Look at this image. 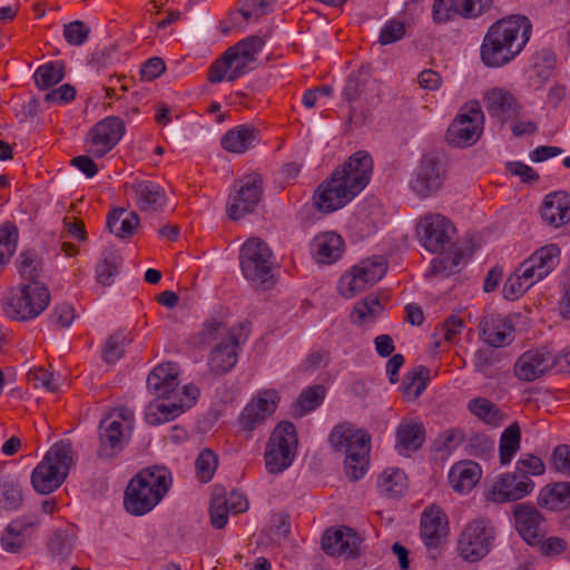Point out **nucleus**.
<instances>
[{
  "label": "nucleus",
  "mask_w": 570,
  "mask_h": 570,
  "mask_svg": "<svg viewBox=\"0 0 570 570\" xmlns=\"http://www.w3.org/2000/svg\"><path fill=\"white\" fill-rule=\"evenodd\" d=\"M63 77L65 67L60 61H50L41 65L33 75L36 86L42 90L59 83Z\"/></svg>",
  "instance_id": "obj_44"
},
{
  "label": "nucleus",
  "mask_w": 570,
  "mask_h": 570,
  "mask_svg": "<svg viewBox=\"0 0 570 570\" xmlns=\"http://www.w3.org/2000/svg\"><path fill=\"white\" fill-rule=\"evenodd\" d=\"M23 537L16 523H10L1 537V544L8 552L16 553L23 546Z\"/></svg>",
  "instance_id": "obj_61"
},
{
  "label": "nucleus",
  "mask_w": 570,
  "mask_h": 570,
  "mask_svg": "<svg viewBox=\"0 0 570 570\" xmlns=\"http://www.w3.org/2000/svg\"><path fill=\"white\" fill-rule=\"evenodd\" d=\"M322 549L328 556L354 558L358 553L361 538L348 528L326 530L321 540Z\"/></svg>",
  "instance_id": "obj_25"
},
{
  "label": "nucleus",
  "mask_w": 570,
  "mask_h": 570,
  "mask_svg": "<svg viewBox=\"0 0 570 570\" xmlns=\"http://www.w3.org/2000/svg\"><path fill=\"white\" fill-rule=\"evenodd\" d=\"M296 429L291 422H282L273 430L264 452L265 468L271 474L287 470L295 458Z\"/></svg>",
  "instance_id": "obj_7"
},
{
  "label": "nucleus",
  "mask_w": 570,
  "mask_h": 570,
  "mask_svg": "<svg viewBox=\"0 0 570 570\" xmlns=\"http://www.w3.org/2000/svg\"><path fill=\"white\" fill-rule=\"evenodd\" d=\"M483 341L492 347H502L513 341L514 327L507 317L489 316L480 323Z\"/></svg>",
  "instance_id": "obj_30"
},
{
  "label": "nucleus",
  "mask_w": 570,
  "mask_h": 570,
  "mask_svg": "<svg viewBox=\"0 0 570 570\" xmlns=\"http://www.w3.org/2000/svg\"><path fill=\"white\" fill-rule=\"evenodd\" d=\"M325 396V387L323 385H313L304 390L294 404V412L298 416H304L308 412L318 407Z\"/></svg>",
  "instance_id": "obj_47"
},
{
  "label": "nucleus",
  "mask_w": 570,
  "mask_h": 570,
  "mask_svg": "<svg viewBox=\"0 0 570 570\" xmlns=\"http://www.w3.org/2000/svg\"><path fill=\"white\" fill-rule=\"evenodd\" d=\"M405 473L400 469L384 470L377 480V488L381 494L393 498L404 493L407 488Z\"/></svg>",
  "instance_id": "obj_38"
},
{
  "label": "nucleus",
  "mask_w": 570,
  "mask_h": 570,
  "mask_svg": "<svg viewBox=\"0 0 570 570\" xmlns=\"http://www.w3.org/2000/svg\"><path fill=\"white\" fill-rule=\"evenodd\" d=\"M381 311L382 305L379 298L374 295H368L354 306L351 318L353 323L362 325L368 320L375 318Z\"/></svg>",
  "instance_id": "obj_51"
},
{
  "label": "nucleus",
  "mask_w": 570,
  "mask_h": 570,
  "mask_svg": "<svg viewBox=\"0 0 570 570\" xmlns=\"http://www.w3.org/2000/svg\"><path fill=\"white\" fill-rule=\"evenodd\" d=\"M120 264L121 256L118 250H105L99 264L97 265V281L104 286L110 285L112 278L118 274Z\"/></svg>",
  "instance_id": "obj_45"
},
{
  "label": "nucleus",
  "mask_w": 570,
  "mask_h": 570,
  "mask_svg": "<svg viewBox=\"0 0 570 570\" xmlns=\"http://www.w3.org/2000/svg\"><path fill=\"white\" fill-rule=\"evenodd\" d=\"M240 268L246 279L268 288L274 284L273 253L259 238L247 239L240 248Z\"/></svg>",
  "instance_id": "obj_6"
},
{
  "label": "nucleus",
  "mask_w": 570,
  "mask_h": 570,
  "mask_svg": "<svg viewBox=\"0 0 570 570\" xmlns=\"http://www.w3.org/2000/svg\"><path fill=\"white\" fill-rule=\"evenodd\" d=\"M529 288V284H525L517 273H513L505 281L502 293L505 299L514 301L523 295Z\"/></svg>",
  "instance_id": "obj_62"
},
{
  "label": "nucleus",
  "mask_w": 570,
  "mask_h": 570,
  "mask_svg": "<svg viewBox=\"0 0 570 570\" xmlns=\"http://www.w3.org/2000/svg\"><path fill=\"white\" fill-rule=\"evenodd\" d=\"M226 503L225 490L223 488H215L209 504L210 524L215 529H223L227 524L230 511Z\"/></svg>",
  "instance_id": "obj_48"
},
{
  "label": "nucleus",
  "mask_w": 570,
  "mask_h": 570,
  "mask_svg": "<svg viewBox=\"0 0 570 570\" xmlns=\"http://www.w3.org/2000/svg\"><path fill=\"white\" fill-rule=\"evenodd\" d=\"M125 134L122 119L110 116L97 122L88 134V151L97 158L108 154Z\"/></svg>",
  "instance_id": "obj_16"
},
{
  "label": "nucleus",
  "mask_w": 570,
  "mask_h": 570,
  "mask_svg": "<svg viewBox=\"0 0 570 570\" xmlns=\"http://www.w3.org/2000/svg\"><path fill=\"white\" fill-rule=\"evenodd\" d=\"M138 225L139 216L132 210L127 212L124 208H116L107 217V226L110 233L119 238H130Z\"/></svg>",
  "instance_id": "obj_36"
},
{
  "label": "nucleus",
  "mask_w": 570,
  "mask_h": 570,
  "mask_svg": "<svg viewBox=\"0 0 570 570\" xmlns=\"http://www.w3.org/2000/svg\"><path fill=\"white\" fill-rule=\"evenodd\" d=\"M425 441V429L421 422L401 423L396 430V448L399 453L406 455L417 451Z\"/></svg>",
  "instance_id": "obj_35"
},
{
  "label": "nucleus",
  "mask_w": 570,
  "mask_h": 570,
  "mask_svg": "<svg viewBox=\"0 0 570 570\" xmlns=\"http://www.w3.org/2000/svg\"><path fill=\"white\" fill-rule=\"evenodd\" d=\"M90 28L82 21L76 20L65 26L63 37L72 46H81L89 37Z\"/></svg>",
  "instance_id": "obj_58"
},
{
  "label": "nucleus",
  "mask_w": 570,
  "mask_h": 570,
  "mask_svg": "<svg viewBox=\"0 0 570 570\" xmlns=\"http://www.w3.org/2000/svg\"><path fill=\"white\" fill-rule=\"evenodd\" d=\"M264 41L261 37L250 36L232 47L254 63L258 53L262 51Z\"/></svg>",
  "instance_id": "obj_59"
},
{
  "label": "nucleus",
  "mask_w": 570,
  "mask_h": 570,
  "mask_svg": "<svg viewBox=\"0 0 570 570\" xmlns=\"http://www.w3.org/2000/svg\"><path fill=\"white\" fill-rule=\"evenodd\" d=\"M472 414L492 426H499L504 420V413L497 404L485 397H475L468 404Z\"/></svg>",
  "instance_id": "obj_39"
},
{
  "label": "nucleus",
  "mask_w": 570,
  "mask_h": 570,
  "mask_svg": "<svg viewBox=\"0 0 570 570\" xmlns=\"http://www.w3.org/2000/svg\"><path fill=\"white\" fill-rule=\"evenodd\" d=\"M134 200L141 212H158L166 206V193L161 186L150 180H137L130 184Z\"/></svg>",
  "instance_id": "obj_28"
},
{
  "label": "nucleus",
  "mask_w": 570,
  "mask_h": 570,
  "mask_svg": "<svg viewBox=\"0 0 570 570\" xmlns=\"http://www.w3.org/2000/svg\"><path fill=\"white\" fill-rule=\"evenodd\" d=\"M557 363V357L549 351H527L517 360L514 375L521 381L532 382L544 375Z\"/></svg>",
  "instance_id": "obj_21"
},
{
  "label": "nucleus",
  "mask_w": 570,
  "mask_h": 570,
  "mask_svg": "<svg viewBox=\"0 0 570 570\" xmlns=\"http://www.w3.org/2000/svg\"><path fill=\"white\" fill-rule=\"evenodd\" d=\"M532 32V24L525 16L513 14L493 23L481 46V59L487 67L499 68L508 65L525 47Z\"/></svg>",
  "instance_id": "obj_2"
},
{
  "label": "nucleus",
  "mask_w": 570,
  "mask_h": 570,
  "mask_svg": "<svg viewBox=\"0 0 570 570\" xmlns=\"http://www.w3.org/2000/svg\"><path fill=\"white\" fill-rule=\"evenodd\" d=\"M131 342L126 331H117L108 337L102 350L106 363H116L125 353V347Z\"/></svg>",
  "instance_id": "obj_49"
},
{
  "label": "nucleus",
  "mask_w": 570,
  "mask_h": 570,
  "mask_svg": "<svg viewBox=\"0 0 570 570\" xmlns=\"http://www.w3.org/2000/svg\"><path fill=\"white\" fill-rule=\"evenodd\" d=\"M371 438L361 436L345 454L344 470L345 474L352 481H357L364 476L368 466V455L371 449Z\"/></svg>",
  "instance_id": "obj_32"
},
{
  "label": "nucleus",
  "mask_w": 570,
  "mask_h": 570,
  "mask_svg": "<svg viewBox=\"0 0 570 570\" xmlns=\"http://www.w3.org/2000/svg\"><path fill=\"white\" fill-rule=\"evenodd\" d=\"M521 430L518 423L509 425L500 436L499 455L502 465L509 464L520 450Z\"/></svg>",
  "instance_id": "obj_40"
},
{
  "label": "nucleus",
  "mask_w": 570,
  "mask_h": 570,
  "mask_svg": "<svg viewBox=\"0 0 570 570\" xmlns=\"http://www.w3.org/2000/svg\"><path fill=\"white\" fill-rule=\"evenodd\" d=\"M75 320V309L68 303L59 304L55 307L50 315V322L52 325L63 328L71 325Z\"/></svg>",
  "instance_id": "obj_64"
},
{
  "label": "nucleus",
  "mask_w": 570,
  "mask_h": 570,
  "mask_svg": "<svg viewBox=\"0 0 570 570\" xmlns=\"http://www.w3.org/2000/svg\"><path fill=\"white\" fill-rule=\"evenodd\" d=\"M278 400V393L273 389L262 392L243 410L238 420L240 428L245 431H253L275 411Z\"/></svg>",
  "instance_id": "obj_22"
},
{
  "label": "nucleus",
  "mask_w": 570,
  "mask_h": 570,
  "mask_svg": "<svg viewBox=\"0 0 570 570\" xmlns=\"http://www.w3.org/2000/svg\"><path fill=\"white\" fill-rule=\"evenodd\" d=\"M18 243V228L6 224L0 227V271L14 254Z\"/></svg>",
  "instance_id": "obj_53"
},
{
  "label": "nucleus",
  "mask_w": 570,
  "mask_h": 570,
  "mask_svg": "<svg viewBox=\"0 0 570 570\" xmlns=\"http://www.w3.org/2000/svg\"><path fill=\"white\" fill-rule=\"evenodd\" d=\"M381 311L382 305L379 298L374 295H368L354 306L351 318L353 323L362 325L368 320L375 318Z\"/></svg>",
  "instance_id": "obj_52"
},
{
  "label": "nucleus",
  "mask_w": 570,
  "mask_h": 570,
  "mask_svg": "<svg viewBox=\"0 0 570 570\" xmlns=\"http://www.w3.org/2000/svg\"><path fill=\"white\" fill-rule=\"evenodd\" d=\"M199 396V389L193 384L181 387V393L176 399H163L149 403L145 412V419L150 425H158L179 416L186 409L191 407Z\"/></svg>",
  "instance_id": "obj_11"
},
{
  "label": "nucleus",
  "mask_w": 570,
  "mask_h": 570,
  "mask_svg": "<svg viewBox=\"0 0 570 570\" xmlns=\"http://www.w3.org/2000/svg\"><path fill=\"white\" fill-rule=\"evenodd\" d=\"M343 247V238L334 232L316 235L311 243L312 255L322 264H331L340 258Z\"/></svg>",
  "instance_id": "obj_31"
},
{
  "label": "nucleus",
  "mask_w": 570,
  "mask_h": 570,
  "mask_svg": "<svg viewBox=\"0 0 570 570\" xmlns=\"http://www.w3.org/2000/svg\"><path fill=\"white\" fill-rule=\"evenodd\" d=\"M371 80V71L367 67H361L358 70L352 72L343 89V96L346 101L354 102L358 100Z\"/></svg>",
  "instance_id": "obj_46"
},
{
  "label": "nucleus",
  "mask_w": 570,
  "mask_h": 570,
  "mask_svg": "<svg viewBox=\"0 0 570 570\" xmlns=\"http://www.w3.org/2000/svg\"><path fill=\"white\" fill-rule=\"evenodd\" d=\"M444 169L435 155H424L410 183L411 189L420 197L435 194L443 185Z\"/></svg>",
  "instance_id": "obj_18"
},
{
  "label": "nucleus",
  "mask_w": 570,
  "mask_h": 570,
  "mask_svg": "<svg viewBox=\"0 0 570 570\" xmlns=\"http://www.w3.org/2000/svg\"><path fill=\"white\" fill-rule=\"evenodd\" d=\"M422 246L431 253L445 252L453 243L455 227L441 214H428L417 224Z\"/></svg>",
  "instance_id": "obj_9"
},
{
  "label": "nucleus",
  "mask_w": 570,
  "mask_h": 570,
  "mask_svg": "<svg viewBox=\"0 0 570 570\" xmlns=\"http://www.w3.org/2000/svg\"><path fill=\"white\" fill-rule=\"evenodd\" d=\"M263 180L258 174H250L239 180L238 188L229 194L227 214L230 219L238 220L254 212L262 200Z\"/></svg>",
  "instance_id": "obj_13"
},
{
  "label": "nucleus",
  "mask_w": 570,
  "mask_h": 570,
  "mask_svg": "<svg viewBox=\"0 0 570 570\" xmlns=\"http://www.w3.org/2000/svg\"><path fill=\"white\" fill-rule=\"evenodd\" d=\"M560 248L550 244L537 249L527 258L514 273H517L529 287L548 276L559 263Z\"/></svg>",
  "instance_id": "obj_15"
},
{
  "label": "nucleus",
  "mask_w": 570,
  "mask_h": 570,
  "mask_svg": "<svg viewBox=\"0 0 570 570\" xmlns=\"http://www.w3.org/2000/svg\"><path fill=\"white\" fill-rule=\"evenodd\" d=\"M481 468L473 461L455 463L449 472V482L459 493L470 492L481 479Z\"/></svg>",
  "instance_id": "obj_33"
},
{
  "label": "nucleus",
  "mask_w": 570,
  "mask_h": 570,
  "mask_svg": "<svg viewBox=\"0 0 570 570\" xmlns=\"http://www.w3.org/2000/svg\"><path fill=\"white\" fill-rule=\"evenodd\" d=\"M29 382L33 383L35 387H45L49 392H56L59 387L58 380L55 375L43 367H35L28 372Z\"/></svg>",
  "instance_id": "obj_57"
},
{
  "label": "nucleus",
  "mask_w": 570,
  "mask_h": 570,
  "mask_svg": "<svg viewBox=\"0 0 570 570\" xmlns=\"http://www.w3.org/2000/svg\"><path fill=\"white\" fill-rule=\"evenodd\" d=\"M514 524L518 533L530 546L541 543L543 537L541 513L534 505L518 503L513 508Z\"/></svg>",
  "instance_id": "obj_23"
},
{
  "label": "nucleus",
  "mask_w": 570,
  "mask_h": 570,
  "mask_svg": "<svg viewBox=\"0 0 570 570\" xmlns=\"http://www.w3.org/2000/svg\"><path fill=\"white\" fill-rule=\"evenodd\" d=\"M533 488L534 483L528 475L520 472L504 473L493 484L489 499L498 503L517 501L530 494Z\"/></svg>",
  "instance_id": "obj_20"
},
{
  "label": "nucleus",
  "mask_w": 570,
  "mask_h": 570,
  "mask_svg": "<svg viewBox=\"0 0 570 570\" xmlns=\"http://www.w3.org/2000/svg\"><path fill=\"white\" fill-rule=\"evenodd\" d=\"M452 11L463 17H478L489 8L491 0H450Z\"/></svg>",
  "instance_id": "obj_56"
},
{
  "label": "nucleus",
  "mask_w": 570,
  "mask_h": 570,
  "mask_svg": "<svg viewBox=\"0 0 570 570\" xmlns=\"http://www.w3.org/2000/svg\"><path fill=\"white\" fill-rule=\"evenodd\" d=\"M544 469V464L539 456L533 454H523L518 460L514 472H520V474H525L530 478L531 475L543 474Z\"/></svg>",
  "instance_id": "obj_60"
},
{
  "label": "nucleus",
  "mask_w": 570,
  "mask_h": 570,
  "mask_svg": "<svg viewBox=\"0 0 570 570\" xmlns=\"http://www.w3.org/2000/svg\"><path fill=\"white\" fill-rule=\"evenodd\" d=\"M488 114L501 124L519 115V105L514 96L503 88H493L485 94Z\"/></svg>",
  "instance_id": "obj_27"
},
{
  "label": "nucleus",
  "mask_w": 570,
  "mask_h": 570,
  "mask_svg": "<svg viewBox=\"0 0 570 570\" xmlns=\"http://www.w3.org/2000/svg\"><path fill=\"white\" fill-rule=\"evenodd\" d=\"M483 112L480 107L462 109L446 130V141L454 147L471 146L482 132Z\"/></svg>",
  "instance_id": "obj_14"
},
{
  "label": "nucleus",
  "mask_w": 570,
  "mask_h": 570,
  "mask_svg": "<svg viewBox=\"0 0 570 570\" xmlns=\"http://www.w3.org/2000/svg\"><path fill=\"white\" fill-rule=\"evenodd\" d=\"M386 273V265L382 257L367 259L354 266L351 273L341 277L340 292L345 297H353L373 286Z\"/></svg>",
  "instance_id": "obj_12"
},
{
  "label": "nucleus",
  "mask_w": 570,
  "mask_h": 570,
  "mask_svg": "<svg viewBox=\"0 0 570 570\" xmlns=\"http://www.w3.org/2000/svg\"><path fill=\"white\" fill-rule=\"evenodd\" d=\"M405 33V26L397 20L389 21L381 30L380 43L385 46L401 40Z\"/></svg>",
  "instance_id": "obj_63"
},
{
  "label": "nucleus",
  "mask_w": 570,
  "mask_h": 570,
  "mask_svg": "<svg viewBox=\"0 0 570 570\" xmlns=\"http://www.w3.org/2000/svg\"><path fill=\"white\" fill-rule=\"evenodd\" d=\"M41 265V259L36 253L27 250L20 254L18 269L21 276L28 279L29 283L39 282Z\"/></svg>",
  "instance_id": "obj_55"
},
{
  "label": "nucleus",
  "mask_w": 570,
  "mask_h": 570,
  "mask_svg": "<svg viewBox=\"0 0 570 570\" xmlns=\"http://www.w3.org/2000/svg\"><path fill=\"white\" fill-rule=\"evenodd\" d=\"M178 385V370L176 364L170 362L159 364L147 377L149 392L158 399H176L181 393Z\"/></svg>",
  "instance_id": "obj_24"
},
{
  "label": "nucleus",
  "mask_w": 570,
  "mask_h": 570,
  "mask_svg": "<svg viewBox=\"0 0 570 570\" xmlns=\"http://www.w3.org/2000/svg\"><path fill=\"white\" fill-rule=\"evenodd\" d=\"M248 335V322H240L232 326L227 336L217 343L208 355L209 372L214 375H223L232 371L238 360L237 348L245 344Z\"/></svg>",
  "instance_id": "obj_8"
},
{
  "label": "nucleus",
  "mask_w": 570,
  "mask_h": 570,
  "mask_svg": "<svg viewBox=\"0 0 570 570\" xmlns=\"http://www.w3.org/2000/svg\"><path fill=\"white\" fill-rule=\"evenodd\" d=\"M493 538L494 531L488 521L474 520L460 534L459 554L469 562H476L490 552Z\"/></svg>",
  "instance_id": "obj_10"
},
{
  "label": "nucleus",
  "mask_w": 570,
  "mask_h": 570,
  "mask_svg": "<svg viewBox=\"0 0 570 570\" xmlns=\"http://www.w3.org/2000/svg\"><path fill=\"white\" fill-rule=\"evenodd\" d=\"M372 173L371 155L364 150L354 153L317 186L313 195L315 208L332 213L344 207L368 185Z\"/></svg>",
  "instance_id": "obj_1"
},
{
  "label": "nucleus",
  "mask_w": 570,
  "mask_h": 570,
  "mask_svg": "<svg viewBox=\"0 0 570 570\" xmlns=\"http://www.w3.org/2000/svg\"><path fill=\"white\" fill-rule=\"evenodd\" d=\"M421 538L429 550L430 558L436 560L440 548L448 535V520L441 508L431 505L421 515Z\"/></svg>",
  "instance_id": "obj_17"
},
{
  "label": "nucleus",
  "mask_w": 570,
  "mask_h": 570,
  "mask_svg": "<svg viewBox=\"0 0 570 570\" xmlns=\"http://www.w3.org/2000/svg\"><path fill=\"white\" fill-rule=\"evenodd\" d=\"M430 371L425 366H417L407 373L402 382L403 392L409 396H420L426 389Z\"/></svg>",
  "instance_id": "obj_50"
},
{
  "label": "nucleus",
  "mask_w": 570,
  "mask_h": 570,
  "mask_svg": "<svg viewBox=\"0 0 570 570\" xmlns=\"http://www.w3.org/2000/svg\"><path fill=\"white\" fill-rule=\"evenodd\" d=\"M554 61V55L550 51H543L535 58L529 75L531 86L535 89L542 88L552 76Z\"/></svg>",
  "instance_id": "obj_42"
},
{
  "label": "nucleus",
  "mask_w": 570,
  "mask_h": 570,
  "mask_svg": "<svg viewBox=\"0 0 570 570\" xmlns=\"http://www.w3.org/2000/svg\"><path fill=\"white\" fill-rule=\"evenodd\" d=\"M218 465V458L208 448H205L197 456L195 461V470L197 479L203 482L207 483L209 482Z\"/></svg>",
  "instance_id": "obj_54"
},
{
  "label": "nucleus",
  "mask_w": 570,
  "mask_h": 570,
  "mask_svg": "<svg viewBox=\"0 0 570 570\" xmlns=\"http://www.w3.org/2000/svg\"><path fill=\"white\" fill-rule=\"evenodd\" d=\"M258 135L259 131L252 126H237L222 137L220 144L229 153L243 154L256 145Z\"/></svg>",
  "instance_id": "obj_34"
},
{
  "label": "nucleus",
  "mask_w": 570,
  "mask_h": 570,
  "mask_svg": "<svg viewBox=\"0 0 570 570\" xmlns=\"http://www.w3.org/2000/svg\"><path fill=\"white\" fill-rule=\"evenodd\" d=\"M171 484L170 473L155 466L146 469L134 476L125 491L124 507L132 515L150 512L165 497Z\"/></svg>",
  "instance_id": "obj_3"
},
{
  "label": "nucleus",
  "mask_w": 570,
  "mask_h": 570,
  "mask_svg": "<svg viewBox=\"0 0 570 570\" xmlns=\"http://www.w3.org/2000/svg\"><path fill=\"white\" fill-rule=\"evenodd\" d=\"M361 436H370L367 433L361 430H354L350 424L337 425L333 429L330 434V443L333 449L337 452H344L354 448V443L361 439Z\"/></svg>",
  "instance_id": "obj_41"
},
{
  "label": "nucleus",
  "mask_w": 570,
  "mask_h": 570,
  "mask_svg": "<svg viewBox=\"0 0 570 570\" xmlns=\"http://www.w3.org/2000/svg\"><path fill=\"white\" fill-rule=\"evenodd\" d=\"M252 61L229 47L209 67L207 79L210 83H219L224 80L234 81L253 69Z\"/></svg>",
  "instance_id": "obj_19"
},
{
  "label": "nucleus",
  "mask_w": 570,
  "mask_h": 570,
  "mask_svg": "<svg viewBox=\"0 0 570 570\" xmlns=\"http://www.w3.org/2000/svg\"><path fill=\"white\" fill-rule=\"evenodd\" d=\"M50 292L40 282H31L11 288L2 299L4 314L18 322L38 317L49 305Z\"/></svg>",
  "instance_id": "obj_5"
},
{
  "label": "nucleus",
  "mask_w": 570,
  "mask_h": 570,
  "mask_svg": "<svg viewBox=\"0 0 570 570\" xmlns=\"http://www.w3.org/2000/svg\"><path fill=\"white\" fill-rule=\"evenodd\" d=\"M72 445L68 440L55 443L31 473V484L41 494L56 491L72 465Z\"/></svg>",
  "instance_id": "obj_4"
},
{
  "label": "nucleus",
  "mask_w": 570,
  "mask_h": 570,
  "mask_svg": "<svg viewBox=\"0 0 570 570\" xmlns=\"http://www.w3.org/2000/svg\"><path fill=\"white\" fill-rule=\"evenodd\" d=\"M541 217L554 228L570 223V194L562 190L548 194L541 205Z\"/></svg>",
  "instance_id": "obj_26"
},
{
  "label": "nucleus",
  "mask_w": 570,
  "mask_h": 570,
  "mask_svg": "<svg viewBox=\"0 0 570 570\" xmlns=\"http://www.w3.org/2000/svg\"><path fill=\"white\" fill-rule=\"evenodd\" d=\"M76 539L75 530L69 527L55 530L47 543L52 558L58 560L67 559L75 548Z\"/></svg>",
  "instance_id": "obj_37"
},
{
  "label": "nucleus",
  "mask_w": 570,
  "mask_h": 570,
  "mask_svg": "<svg viewBox=\"0 0 570 570\" xmlns=\"http://www.w3.org/2000/svg\"><path fill=\"white\" fill-rule=\"evenodd\" d=\"M125 433L122 423L111 417H106L99 424V450L101 459H111L124 449Z\"/></svg>",
  "instance_id": "obj_29"
},
{
  "label": "nucleus",
  "mask_w": 570,
  "mask_h": 570,
  "mask_svg": "<svg viewBox=\"0 0 570 570\" xmlns=\"http://www.w3.org/2000/svg\"><path fill=\"white\" fill-rule=\"evenodd\" d=\"M22 502V491L19 481L13 475H0V505L3 509L16 510Z\"/></svg>",
  "instance_id": "obj_43"
}]
</instances>
